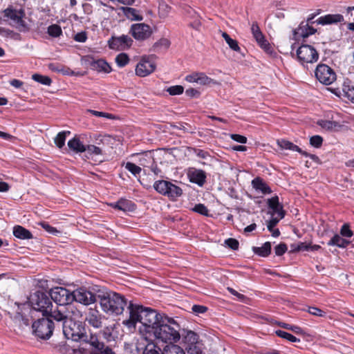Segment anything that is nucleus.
I'll return each instance as SVG.
<instances>
[{
  "label": "nucleus",
  "instance_id": "obj_27",
  "mask_svg": "<svg viewBox=\"0 0 354 354\" xmlns=\"http://www.w3.org/2000/svg\"><path fill=\"white\" fill-rule=\"evenodd\" d=\"M271 243L269 241H267L264 243L262 246L261 247H253L252 251L253 252L261 257H268L271 253Z\"/></svg>",
  "mask_w": 354,
  "mask_h": 354
},
{
  "label": "nucleus",
  "instance_id": "obj_13",
  "mask_svg": "<svg viewBox=\"0 0 354 354\" xmlns=\"http://www.w3.org/2000/svg\"><path fill=\"white\" fill-rule=\"evenodd\" d=\"M133 43V41L131 37L122 35L120 37H112L109 40V46L113 50H124L129 48Z\"/></svg>",
  "mask_w": 354,
  "mask_h": 354
},
{
  "label": "nucleus",
  "instance_id": "obj_2",
  "mask_svg": "<svg viewBox=\"0 0 354 354\" xmlns=\"http://www.w3.org/2000/svg\"><path fill=\"white\" fill-rule=\"evenodd\" d=\"M62 329L66 339L89 343L94 348V354H115L111 348L100 342L95 335L88 334L84 322L66 320L62 324Z\"/></svg>",
  "mask_w": 354,
  "mask_h": 354
},
{
  "label": "nucleus",
  "instance_id": "obj_39",
  "mask_svg": "<svg viewBox=\"0 0 354 354\" xmlns=\"http://www.w3.org/2000/svg\"><path fill=\"white\" fill-rule=\"evenodd\" d=\"M281 219L279 218H271L267 224L268 230L272 233L274 237H278L280 235L279 229H274V227L277 225Z\"/></svg>",
  "mask_w": 354,
  "mask_h": 354
},
{
  "label": "nucleus",
  "instance_id": "obj_8",
  "mask_svg": "<svg viewBox=\"0 0 354 354\" xmlns=\"http://www.w3.org/2000/svg\"><path fill=\"white\" fill-rule=\"evenodd\" d=\"M51 301L53 300L58 306H68L73 302V292L63 287H55L49 292Z\"/></svg>",
  "mask_w": 354,
  "mask_h": 354
},
{
  "label": "nucleus",
  "instance_id": "obj_46",
  "mask_svg": "<svg viewBox=\"0 0 354 354\" xmlns=\"http://www.w3.org/2000/svg\"><path fill=\"white\" fill-rule=\"evenodd\" d=\"M115 62L119 67H124L129 62V57L127 54L121 53L116 56Z\"/></svg>",
  "mask_w": 354,
  "mask_h": 354
},
{
  "label": "nucleus",
  "instance_id": "obj_11",
  "mask_svg": "<svg viewBox=\"0 0 354 354\" xmlns=\"http://www.w3.org/2000/svg\"><path fill=\"white\" fill-rule=\"evenodd\" d=\"M152 33L151 27L145 23L133 24L129 29V34L137 41L147 40Z\"/></svg>",
  "mask_w": 354,
  "mask_h": 354
},
{
  "label": "nucleus",
  "instance_id": "obj_32",
  "mask_svg": "<svg viewBox=\"0 0 354 354\" xmlns=\"http://www.w3.org/2000/svg\"><path fill=\"white\" fill-rule=\"evenodd\" d=\"M170 46V41L166 38H161L153 44L151 50L156 53H161L167 50Z\"/></svg>",
  "mask_w": 354,
  "mask_h": 354
},
{
  "label": "nucleus",
  "instance_id": "obj_31",
  "mask_svg": "<svg viewBox=\"0 0 354 354\" xmlns=\"http://www.w3.org/2000/svg\"><path fill=\"white\" fill-rule=\"evenodd\" d=\"M159 354H185V353L180 346L171 343L161 348Z\"/></svg>",
  "mask_w": 354,
  "mask_h": 354
},
{
  "label": "nucleus",
  "instance_id": "obj_20",
  "mask_svg": "<svg viewBox=\"0 0 354 354\" xmlns=\"http://www.w3.org/2000/svg\"><path fill=\"white\" fill-rule=\"evenodd\" d=\"M344 18L341 14H328L319 17L315 22L318 24L325 26L344 21Z\"/></svg>",
  "mask_w": 354,
  "mask_h": 354
},
{
  "label": "nucleus",
  "instance_id": "obj_22",
  "mask_svg": "<svg viewBox=\"0 0 354 354\" xmlns=\"http://www.w3.org/2000/svg\"><path fill=\"white\" fill-rule=\"evenodd\" d=\"M48 315L57 322H63L64 323L67 320V306H58L56 310H53L51 309Z\"/></svg>",
  "mask_w": 354,
  "mask_h": 354
},
{
  "label": "nucleus",
  "instance_id": "obj_50",
  "mask_svg": "<svg viewBox=\"0 0 354 354\" xmlns=\"http://www.w3.org/2000/svg\"><path fill=\"white\" fill-rule=\"evenodd\" d=\"M291 249L292 252L308 251L310 250V244L299 242L297 244H292Z\"/></svg>",
  "mask_w": 354,
  "mask_h": 354
},
{
  "label": "nucleus",
  "instance_id": "obj_14",
  "mask_svg": "<svg viewBox=\"0 0 354 354\" xmlns=\"http://www.w3.org/2000/svg\"><path fill=\"white\" fill-rule=\"evenodd\" d=\"M82 61L89 66L91 69L98 72L109 73L111 71V66L102 59H95L92 56L86 55L82 58Z\"/></svg>",
  "mask_w": 354,
  "mask_h": 354
},
{
  "label": "nucleus",
  "instance_id": "obj_45",
  "mask_svg": "<svg viewBox=\"0 0 354 354\" xmlns=\"http://www.w3.org/2000/svg\"><path fill=\"white\" fill-rule=\"evenodd\" d=\"M278 325L283 328L292 330L293 333L298 335L304 333L303 329L301 327L296 325H291L284 322H279Z\"/></svg>",
  "mask_w": 354,
  "mask_h": 354
},
{
  "label": "nucleus",
  "instance_id": "obj_60",
  "mask_svg": "<svg viewBox=\"0 0 354 354\" xmlns=\"http://www.w3.org/2000/svg\"><path fill=\"white\" fill-rule=\"evenodd\" d=\"M192 310L195 314L199 315L206 313L208 308L207 307L202 305H194Z\"/></svg>",
  "mask_w": 354,
  "mask_h": 354
},
{
  "label": "nucleus",
  "instance_id": "obj_4",
  "mask_svg": "<svg viewBox=\"0 0 354 354\" xmlns=\"http://www.w3.org/2000/svg\"><path fill=\"white\" fill-rule=\"evenodd\" d=\"M29 302L32 308L43 315L47 316L53 308V303L50 297L45 292L36 291L30 295Z\"/></svg>",
  "mask_w": 354,
  "mask_h": 354
},
{
  "label": "nucleus",
  "instance_id": "obj_26",
  "mask_svg": "<svg viewBox=\"0 0 354 354\" xmlns=\"http://www.w3.org/2000/svg\"><path fill=\"white\" fill-rule=\"evenodd\" d=\"M252 184L256 190L260 191L264 194H270L272 192L270 187L259 177L253 179Z\"/></svg>",
  "mask_w": 354,
  "mask_h": 354
},
{
  "label": "nucleus",
  "instance_id": "obj_6",
  "mask_svg": "<svg viewBox=\"0 0 354 354\" xmlns=\"http://www.w3.org/2000/svg\"><path fill=\"white\" fill-rule=\"evenodd\" d=\"M54 323L49 318H41L32 325L33 334L39 339H48L53 335Z\"/></svg>",
  "mask_w": 354,
  "mask_h": 354
},
{
  "label": "nucleus",
  "instance_id": "obj_19",
  "mask_svg": "<svg viewBox=\"0 0 354 354\" xmlns=\"http://www.w3.org/2000/svg\"><path fill=\"white\" fill-rule=\"evenodd\" d=\"M268 206L269 209H272V214H277L279 219L284 218L286 212L283 210V205L279 203V197L277 196H273L268 200Z\"/></svg>",
  "mask_w": 354,
  "mask_h": 354
},
{
  "label": "nucleus",
  "instance_id": "obj_7",
  "mask_svg": "<svg viewBox=\"0 0 354 354\" xmlns=\"http://www.w3.org/2000/svg\"><path fill=\"white\" fill-rule=\"evenodd\" d=\"M156 64L154 61L153 56L145 55L142 56L136 67V75L144 77L149 75L155 71Z\"/></svg>",
  "mask_w": 354,
  "mask_h": 354
},
{
  "label": "nucleus",
  "instance_id": "obj_16",
  "mask_svg": "<svg viewBox=\"0 0 354 354\" xmlns=\"http://www.w3.org/2000/svg\"><path fill=\"white\" fill-rule=\"evenodd\" d=\"M187 176L191 183H195L200 187L206 183L207 174L205 171L195 167H189L187 171Z\"/></svg>",
  "mask_w": 354,
  "mask_h": 354
},
{
  "label": "nucleus",
  "instance_id": "obj_59",
  "mask_svg": "<svg viewBox=\"0 0 354 354\" xmlns=\"http://www.w3.org/2000/svg\"><path fill=\"white\" fill-rule=\"evenodd\" d=\"M193 151L198 157L203 159H207L208 157L210 156L209 153L208 151H204L203 149L194 148Z\"/></svg>",
  "mask_w": 354,
  "mask_h": 354
},
{
  "label": "nucleus",
  "instance_id": "obj_28",
  "mask_svg": "<svg viewBox=\"0 0 354 354\" xmlns=\"http://www.w3.org/2000/svg\"><path fill=\"white\" fill-rule=\"evenodd\" d=\"M120 10L123 12V14L131 20L141 21L142 16L140 14L139 11L131 7H120Z\"/></svg>",
  "mask_w": 354,
  "mask_h": 354
},
{
  "label": "nucleus",
  "instance_id": "obj_62",
  "mask_svg": "<svg viewBox=\"0 0 354 354\" xmlns=\"http://www.w3.org/2000/svg\"><path fill=\"white\" fill-rule=\"evenodd\" d=\"M230 138L239 143L245 144L247 142V138L244 136L239 135V134H231Z\"/></svg>",
  "mask_w": 354,
  "mask_h": 354
},
{
  "label": "nucleus",
  "instance_id": "obj_30",
  "mask_svg": "<svg viewBox=\"0 0 354 354\" xmlns=\"http://www.w3.org/2000/svg\"><path fill=\"white\" fill-rule=\"evenodd\" d=\"M167 189V193H165V196L171 199H176L183 194L182 189L171 182L169 183Z\"/></svg>",
  "mask_w": 354,
  "mask_h": 354
},
{
  "label": "nucleus",
  "instance_id": "obj_55",
  "mask_svg": "<svg viewBox=\"0 0 354 354\" xmlns=\"http://www.w3.org/2000/svg\"><path fill=\"white\" fill-rule=\"evenodd\" d=\"M340 234L343 237L346 238H351L353 235V231L350 229L348 224L345 223L342 226L340 230Z\"/></svg>",
  "mask_w": 354,
  "mask_h": 354
},
{
  "label": "nucleus",
  "instance_id": "obj_61",
  "mask_svg": "<svg viewBox=\"0 0 354 354\" xmlns=\"http://www.w3.org/2000/svg\"><path fill=\"white\" fill-rule=\"evenodd\" d=\"M60 73H62L63 75H83L81 73H75L73 71H72L70 68L66 67V66H62L60 69Z\"/></svg>",
  "mask_w": 354,
  "mask_h": 354
},
{
  "label": "nucleus",
  "instance_id": "obj_25",
  "mask_svg": "<svg viewBox=\"0 0 354 354\" xmlns=\"http://www.w3.org/2000/svg\"><path fill=\"white\" fill-rule=\"evenodd\" d=\"M68 147L71 150L77 153L86 151V145L77 136L68 140Z\"/></svg>",
  "mask_w": 354,
  "mask_h": 354
},
{
  "label": "nucleus",
  "instance_id": "obj_18",
  "mask_svg": "<svg viewBox=\"0 0 354 354\" xmlns=\"http://www.w3.org/2000/svg\"><path fill=\"white\" fill-rule=\"evenodd\" d=\"M104 316L96 308H90L86 313L85 320L94 328L102 327V319Z\"/></svg>",
  "mask_w": 354,
  "mask_h": 354
},
{
  "label": "nucleus",
  "instance_id": "obj_53",
  "mask_svg": "<svg viewBox=\"0 0 354 354\" xmlns=\"http://www.w3.org/2000/svg\"><path fill=\"white\" fill-rule=\"evenodd\" d=\"M307 311L310 315L316 316V317H323L326 314V313L325 311H324L323 310H322L317 307H315V306L308 307V309Z\"/></svg>",
  "mask_w": 354,
  "mask_h": 354
},
{
  "label": "nucleus",
  "instance_id": "obj_34",
  "mask_svg": "<svg viewBox=\"0 0 354 354\" xmlns=\"http://www.w3.org/2000/svg\"><path fill=\"white\" fill-rule=\"evenodd\" d=\"M277 145L280 148L283 149H289L293 151H297L299 153H301V149L299 146L288 140L284 139L278 140Z\"/></svg>",
  "mask_w": 354,
  "mask_h": 354
},
{
  "label": "nucleus",
  "instance_id": "obj_49",
  "mask_svg": "<svg viewBox=\"0 0 354 354\" xmlns=\"http://www.w3.org/2000/svg\"><path fill=\"white\" fill-rule=\"evenodd\" d=\"M86 151L89 156H98L102 153V150L93 145H86Z\"/></svg>",
  "mask_w": 354,
  "mask_h": 354
},
{
  "label": "nucleus",
  "instance_id": "obj_12",
  "mask_svg": "<svg viewBox=\"0 0 354 354\" xmlns=\"http://www.w3.org/2000/svg\"><path fill=\"white\" fill-rule=\"evenodd\" d=\"M73 301L88 306L96 301V296L86 288L81 287L73 292Z\"/></svg>",
  "mask_w": 354,
  "mask_h": 354
},
{
  "label": "nucleus",
  "instance_id": "obj_15",
  "mask_svg": "<svg viewBox=\"0 0 354 354\" xmlns=\"http://www.w3.org/2000/svg\"><path fill=\"white\" fill-rule=\"evenodd\" d=\"M251 32L258 45L266 52L271 50V46L266 39L265 36L261 32L257 22H253L251 26Z\"/></svg>",
  "mask_w": 354,
  "mask_h": 354
},
{
  "label": "nucleus",
  "instance_id": "obj_33",
  "mask_svg": "<svg viewBox=\"0 0 354 354\" xmlns=\"http://www.w3.org/2000/svg\"><path fill=\"white\" fill-rule=\"evenodd\" d=\"M350 243L351 241L341 237L339 234H335L328 242V245H335L338 248H345L350 244Z\"/></svg>",
  "mask_w": 354,
  "mask_h": 354
},
{
  "label": "nucleus",
  "instance_id": "obj_42",
  "mask_svg": "<svg viewBox=\"0 0 354 354\" xmlns=\"http://www.w3.org/2000/svg\"><path fill=\"white\" fill-rule=\"evenodd\" d=\"M47 33L52 37H58L62 35V30L59 25L55 24L48 27Z\"/></svg>",
  "mask_w": 354,
  "mask_h": 354
},
{
  "label": "nucleus",
  "instance_id": "obj_24",
  "mask_svg": "<svg viewBox=\"0 0 354 354\" xmlns=\"http://www.w3.org/2000/svg\"><path fill=\"white\" fill-rule=\"evenodd\" d=\"M67 320L74 322H83L82 313L76 307L68 304L67 306Z\"/></svg>",
  "mask_w": 354,
  "mask_h": 354
},
{
  "label": "nucleus",
  "instance_id": "obj_35",
  "mask_svg": "<svg viewBox=\"0 0 354 354\" xmlns=\"http://www.w3.org/2000/svg\"><path fill=\"white\" fill-rule=\"evenodd\" d=\"M198 335L196 333L189 330L186 333V335L183 337V342L187 346H192L193 344L198 343Z\"/></svg>",
  "mask_w": 354,
  "mask_h": 354
},
{
  "label": "nucleus",
  "instance_id": "obj_44",
  "mask_svg": "<svg viewBox=\"0 0 354 354\" xmlns=\"http://www.w3.org/2000/svg\"><path fill=\"white\" fill-rule=\"evenodd\" d=\"M32 79L43 85L50 86L52 83V80L48 76L42 75L37 73L33 74Z\"/></svg>",
  "mask_w": 354,
  "mask_h": 354
},
{
  "label": "nucleus",
  "instance_id": "obj_37",
  "mask_svg": "<svg viewBox=\"0 0 354 354\" xmlns=\"http://www.w3.org/2000/svg\"><path fill=\"white\" fill-rule=\"evenodd\" d=\"M342 95L354 103V86L344 83L342 86Z\"/></svg>",
  "mask_w": 354,
  "mask_h": 354
},
{
  "label": "nucleus",
  "instance_id": "obj_56",
  "mask_svg": "<svg viewBox=\"0 0 354 354\" xmlns=\"http://www.w3.org/2000/svg\"><path fill=\"white\" fill-rule=\"evenodd\" d=\"M288 250V247L286 243H280L279 245L275 246L274 252L277 256H282Z\"/></svg>",
  "mask_w": 354,
  "mask_h": 354
},
{
  "label": "nucleus",
  "instance_id": "obj_54",
  "mask_svg": "<svg viewBox=\"0 0 354 354\" xmlns=\"http://www.w3.org/2000/svg\"><path fill=\"white\" fill-rule=\"evenodd\" d=\"M167 91L171 95H180L184 91V88L183 86L180 85H176L169 87L167 89Z\"/></svg>",
  "mask_w": 354,
  "mask_h": 354
},
{
  "label": "nucleus",
  "instance_id": "obj_41",
  "mask_svg": "<svg viewBox=\"0 0 354 354\" xmlns=\"http://www.w3.org/2000/svg\"><path fill=\"white\" fill-rule=\"evenodd\" d=\"M317 124L323 129L327 130H333L339 127V124L336 121H330L326 120H320L317 122Z\"/></svg>",
  "mask_w": 354,
  "mask_h": 354
},
{
  "label": "nucleus",
  "instance_id": "obj_10",
  "mask_svg": "<svg viewBox=\"0 0 354 354\" xmlns=\"http://www.w3.org/2000/svg\"><path fill=\"white\" fill-rule=\"evenodd\" d=\"M316 78L323 84L330 85L336 80L335 71L328 65L319 64L315 71Z\"/></svg>",
  "mask_w": 354,
  "mask_h": 354
},
{
  "label": "nucleus",
  "instance_id": "obj_57",
  "mask_svg": "<svg viewBox=\"0 0 354 354\" xmlns=\"http://www.w3.org/2000/svg\"><path fill=\"white\" fill-rule=\"evenodd\" d=\"M225 243L232 250H236L239 249V243L235 239L229 238L225 241Z\"/></svg>",
  "mask_w": 354,
  "mask_h": 354
},
{
  "label": "nucleus",
  "instance_id": "obj_52",
  "mask_svg": "<svg viewBox=\"0 0 354 354\" xmlns=\"http://www.w3.org/2000/svg\"><path fill=\"white\" fill-rule=\"evenodd\" d=\"M186 349L189 354H204L199 342L192 346H187Z\"/></svg>",
  "mask_w": 354,
  "mask_h": 354
},
{
  "label": "nucleus",
  "instance_id": "obj_23",
  "mask_svg": "<svg viewBox=\"0 0 354 354\" xmlns=\"http://www.w3.org/2000/svg\"><path fill=\"white\" fill-rule=\"evenodd\" d=\"M308 23L301 22L299 27L294 30L295 35H299L303 38H306L316 32V29L309 25Z\"/></svg>",
  "mask_w": 354,
  "mask_h": 354
},
{
  "label": "nucleus",
  "instance_id": "obj_47",
  "mask_svg": "<svg viewBox=\"0 0 354 354\" xmlns=\"http://www.w3.org/2000/svg\"><path fill=\"white\" fill-rule=\"evenodd\" d=\"M125 169L136 177L139 175L142 171L141 167L131 162H127L126 163Z\"/></svg>",
  "mask_w": 354,
  "mask_h": 354
},
{
  "label": "nucleus",
  "instance_id": "obj_58",
  "mask_svg": "<svg viewBox=\"0 0 354 354\" xmlns=\"http://www.w3.org/2000/svg\"><path fill=\"white\" fill-rule=\"evenodd\" d=\"M88 111L89 113H91L93 115L96 116V117H103V118H106L108 119H113L115 118L113 114L109 113H105V112H102V111H95V110H88Z\"/></svg>",
  "mask_w": 354,
  "mask_h": 354
},
{
  "label": "nucleus",
  "instance_id": "obj_64",
  "mask_svg": "<svg viewBox=\"0 0 354 354\" xmlns=\"http://www.w3.org/2000/svg\"><path fill=\"white\" fill-rule=\"evenodd\" d=\"M74 39L78 42H85L87 39L86 32H80L77 33L74 37Z\"/></svg>",
  "mask_w": 354,
  "mask_h": 354
},
{
  "label": "nucleus",
  "instance_id": "obj_48",
  "mask_svg": "<svg viewBox=\"0 0 354 354\" xmlns=\"http://www.w3.org/2000/svg\"><path fill=\"white\" fill-rule=\"evenodd\" d=\"M192 211L196 212L201 215L208 216L209 210L207 207L202 203L196 204L192 209Z\"/></svg>",
  "mask_w": 354,
  "mask_h": 354
},
{
  "label": "nucleus",
  "instance_id": "obj_43",
  "mask_svg": "<svg viewBox=\"0 0 354 354\" xmlns=\"http://www.w3.org/2000/svg\"><path fill=\"white\" fill-rule=\"evenodd\" d=\"M276 335L283 339H287L288 341L290 342H299L300 339L293 335L287 333L286 331L281 330H277L275 332Z\"/></svg>",
  "mask_w": 354,
  "mask_h": 354
},
{
  "label": "nucleus",
  "instance_id": "obj_1",
  "mask_svg": "<svg viewBox=\"0 0 354 354\" xmlns=\"http://www.w3.org/2000/svg\"><path fill=\"white\" fill-rule=\"evenodd\" d=\"M128 309L129 317L123 321V324L129 328H135L138 322L142 324L139 331L147 342L144 354H159L164 344L180 340V326L174 318L132 303Z\"/></svg>",
  "mask_w": 354,
  "mask_h": 354
},
{
  "label": "nucleus",
  "instance_id": "obj_63",
  "mask_svg": "<svg viewBox=\"0 0 354 354\" xmlns=\"http://www.w3.org/2000/svg\"><path fill=\"white\" fill-rule=\"evenodd\" d=\"M39 225L42 227V228L46 230L49 233L55 234L58 232L55 227L50 225L47 222H41Z\"/></svg>",
  "mask_w": 354,
  "mask_h": 354
},
{
  "label": "nucleus",
  "instance_id": "obj_17",
  "mask_svg": "<svg viewBox=\"0 0 354 354\" xmlns=\"http://www.w3.org/2000/svg\"><path fill=\"white\" fill-rule=\"evenodd\" d=\"M185 80L188 82L197 83L203 86L216 84V81L208 77L205 73L203 72L192 73L189 75H187Z\"/></svg>",
  "mask_w": 354,
  "mask_h": 354
},
{
  "label": "nucleus",
  "instance_id": "obj_9",
  "mask_svg": "<svg viewBox=\"0 0 354 354\" xmlns=\"http://www.w3.org/2000/svg\"><path fill=\"white\" fill-rule=\"evenodd\" d=\"M297 56L300 63H314L319 59L317 50L308 44H301L297 50Z\"/></svg>",
  "mask_w": 354,
  "mask_h": 354
},
{
  "label": "nucleus",
  "instance_id": "obj_40",
  "mask_svg": "<svg viewBox=\"0 0 354 354\" xmlns=\"http://www.w3.org/2000/svg\"><path fill=\"white\" fill-rule=\"evenodd\" d=\"M71 132L68 131H64L59 132L55 138L54 142L56 146L62 149L65 145V141L66 138V134H70Z\"/></svg>",
  "mask_w": 354,
  "mask_h": 354
},
{
  "label": "nucleus",
  "instance_id": "obj_38",
  "mask_svg": "<svg viewBox=\"0 0 354 354\" xmlns=\"http://www.w3.org/2000/svg\"><path fill=\"white\" fill-rule=\"evenodd\" d=\"M222 37L225 40L226 43L228 44L229 47L236 52H240L241 48L238 44V42L236 40L232 39L230 35L225 32H222Z\"/></svg>",
  "mask_w": 354,
  "mask_h": 354
},
{
  "label": "nucleus",
  "instance_id": "obj_3",
  "mask_svg": "<svg viewBox=\"0 0 354 354\" xmlns=\"http://www.w3.org/2000/svg\"><path fill=\"white\" fill-rule=\"evenodd\" d=\"M97 297L102 310L107 314L120 315L127 305L125 297L115 292H104Z\"/></svg>",
  "mask_w": 354,
  "mask_h": 354
},
{
  "label": "nucleus",
  "instance_id": "obj_29",
  "mask_svg": "<svg viewBox=\"0 0 354 354\" xmlns=\"http://www.w3.org/2000/svg\"><path fill=\"white\" fill-rule=\"evenodd\" d=\"M13 234L20 239H30L32 238L31 232L21 225H16L13 228Z\"/></svg>",
  "mask_w": 354,
  "mask_h": 354
},
{
  "label": "nucleus",
  "instance_id": "obj_5",
  "mask_svg": "<svg viewBox=\"0 0 354 354\" xmlns=\"http://www.w3.org/2000/svg\"><path fill=\"white\" fill-rule=\"evenodd\" d=\"M4 17L11 21L10 25L16 28L19 32H27L30 27L25 21V12L22 9L17 10L12 7H8L3 11Z\"/></svg>",
  "mask_w": 354,
  "mask_h": 354
},
{
  "label": "nucleus",
  "instance_id": "obj_51",
  "mask_svg": "<svg viewBox=\"0 0 354 354\" xmlns=\"http://www.w3.org/2000/svg\"><path fill=\"white\" fill-rule=\"evenodd\" d=\"M323 138L316 135L310 138V145L315 148H320L323 144Z\"/></svg>",
  "mask_w": 354,
  "mask_h": 354
},
{
  "label": "nucleus",
  "instance_id": "obj_36",
  "mask_svg": "<svg viewBox=\"0 0 354 354\" xmlns=\"http://www.w3.org/2000/svg\"><path fill=\"white\" fill-rule=\"evenodd\" d=\"M169 183L167 180H159L154 182L153 187L158 193L165 196Z\"/></svg>",
  "mask_w": 354,
  "mask_h": 354
},
{
  "label": "nucleus",
  "instance_id": "obj_21",
  "mask_svg": "<svg viewBox=\"0 0 354 354\" xmlns=\"http://www.w3.org/2000/svg\"><path fill=\"white\" fill-rule=\"evenodd\" d=\"M109 205L112 208L122 212H132L136 208V205L130 200L120 198L117 202L109 203Z\"/></svg>",
  "mask_w": 354,
  "mask_h": 354
}]
</instances>
